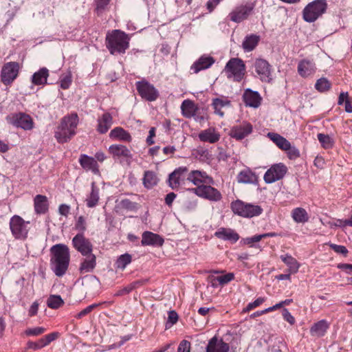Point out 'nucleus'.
<instances>
[{"mask_svg": "<svg viewBox=\"0 0 352 352\" xmlns=\"http://www.w3.org/2000/svg\"><path fill=\"white\" fill-rule=\"evenodd\" d=\"M50 265L52 271L58 276H63L67 272L70 261L69 248L63 243L53 245L50 249Z\"/></svg>", "mask_w": 352, "mask_h": 352, "instance_id": "nucleus-1", "label": "nucleus"}, {"mask_svg": "<svg viewBox=\"0 0 352 352\" xmlns=\"http://www.w3.org/2000/svg\"><path fill=\"white\" fill-rule=\"evenodd\" d=\"M79 122L76 113H72L64 116L54 131V138L60 144L69 142L76 133V129Z\"/></svg>", "mask_w": 352, "mask_h": 352, "instance_id": "nucleus-2", "label": "nucleus"}, {"mask_svg": "<svg viewBox=\"0 0 352 352\" xmlns=\"http://www.w3.org/2000/svg\"><path fill=\"white\" fill-rule=\"evenodd\" d=\"M130 37L120 30H114L107 33L105 44L112 55L123 54L129 47Z\"/></svg>", "mask_w": 352, "mask_h": 352, "instance_id": "nucleus-3", "label": "nucleus"}, {"mask_svg": "<svg viewBox=\"0 0 352 352\" xmlns=\"http://www.w3.org/2000/svg\"><path fill=\"white\" fill-rule=\"evenodd\" d=\"M327 0H314L308 3L302 10V18L308 23L316 21L327 9Z\"/></svg>", "mask_w": 352, "mask_h": 352, "instance_id": "nucleus-4", "label": "nucleus"}, {"mask_svg": "<svg viewBox=\"0 0 352 352\" xmlns=\"http://www.w3.org/2000/svg\"><path fill=\"white\" fill-rule=\"evenodd\" d=\"M230 208L235 214L244 218L257 217L263 212L260 206L245 203L240 199L232 201Z\"/></svg>", "mask_w": 352, "mask_h": 352, "instance_id": "nucleus-5", "label": "nucleus"}, {"mask_svg": "<svg viewBox=\"0 0 352 352\" xmlns=\"http://www.w3.org/2000/svg\"><path fill=\"white\" fill-rule=\"evenodd\" d=\"M228 78H233L234 81H241L245 75V65L244 62L238 58H231L225 67Z\"/></svg>", "mask_w": 352, "mask_h": 352, "instance_id": "nucleus-6", "label": "nucleus"}, {"mask_svg": "<svg viewBox=\"0 0 352 352\" xmlns=\"http://www.w3.org/2000/svg\"><path fill=\"white\" fill-rule=\"evenodd\" d=\"M29 221H25L18 215H14L10 221V228L14 237L16 239H25L28 236Z\"/></svg>", "mask_w": 352, "mask_h": 352, "instance_id": "nucleus-7", "label": "nucleus"}, {"mask_svg": "<svg viewBox=\"0 0 352 352\" xmlns=\"http://www.w3.org/2000/svg\"><path fill=\"white\" fill-rule=\"evenodd\" d=\"M19 63L15 61L6 63L1 71V80L5 85H10L17 78L19 72Z\"/></svg>", "mask_w": 352, "mask_h": 352, "instance_id": "nucleus-8", "label": "nucleus"}, {"mask_svg": "<svg viewBox=\"0 0 352 352\" xmlns=\"http://www.w3.org/2000/svg\"><path fill=\"white\" fill-rule=\"evenodd\" d=\"M188 190L210 201L217 202L222 199L221 192L217 188L210 185L199 186L196 188H190Z\"/></svg>", "mask_w": 352, "mask_h": 352, "instance_id": "nucleus-9", "label": "nucleus"}, {"mask_svg": "<svg viewBox=\"0 0 352 352\" xmlns=\"http://www.w3.org/2000/svg\"><path fill=\"white\" fill-rule=\"evenodd\" d=\"M254 7L255 3L253 2L238 6L232 10L228 16L232 21L237 23H241L248 18L252 13Z\"/></svg>", "mask_w": 352, "mask_h": 352, "instance_id": "nucleus-10", "label": "nucleus"}, {"mask_svg": "<svg viewBox=\"0 0 352 352\" xmlns=\"http://www.w3.org/2000/svg\"><path fill=\"white\" fill-rule=\"evenodd\" d=\"M254 67L255 72L262 82L267 83L272 82V67L266 60L263 58L256 59L254 63Z\"/></svg>", "mask_w": 352, "mask_h": 352, "instance_id": "nucleus-11", "label": "nucleus"}, {"mask_svg": "<svg viewBox=\"0 0 352 352\" xmlns=\"http://www.w3.org/2000/svg\"><path fill=\"white\" fill-rule=\"evenodd\" d=\"M135 86L140 96L147 101H155L159 97L158 91L146 80L138 81Z\"/></svg>", "mask_w": 352, "mask_h": 352, "instance_id": "nucleus-12", "label": "nucleus"}, {"mask_svg": "<svg viewBox=\"0 0 352 352\" xmlns=\"http://www.w3.org/2000/svg\"><path fill=\"white\" fill-rule=\"evenodd\" d=\"M8 123L16 127L24 130H30L33 128V120L32 118L25 113H12L6 117Z\"/></svg>", "mask_w": 352, "mask_h": 352, "instance_id": "nucleus-13", "label": "nucleus"}, {"mask_svg": "<svg viewBox=\"0 0 352 352\" xmlns=\"http://www.w3.org/2000/svg\"><path fill=\"white\" fill-rule=\"evenodd\" d=\"M72 243L74 249L82 256H86L93 252V245L91 241L86 238L82 233H78L72 239Z\"/></svg>", "mask_w": 352, "mask_h": 352, "instance_id": "nucleus-14", "label": "nucleus"}, {"mask_svg": "<svg viewBox=\"0 0 352 352\" xmlns=\"http://www.w3.org/2000/svg\"><path fill=\"white\" fill-rule=\"evenodd\" d=\"M287 171V168L283 164H275L265 172L264 180L267 184H272L283 178Z\"/></svg>", "mask_w": 352, "mask_h": 352, "instance_id": "nucleus-15", "label": "nucleus"}, {"mask_svg": "<svg viewBox=\"0 0 352 352\" xmlns=\"http://www.w3.org/2000/svg\"><path fill=\"white\" fill-rule=\"evenodd\" d=\"M186 166H180L176 168L168 175V186L173 190L177 189L182 182L185 179V174L188 172Z\"/></svg>", "mask_w": 352, "mask_h": 352, "instance_id": "nucleus-16", "label": "nucleus"}, {"mask_svg": "<svg viewBox=\"0 0 352 352\" xmlns=\"http://www.w3.org/2000/svg\"><path fill=\"white\" fill-rule=\"evenodd\" d=\"M214 62L215 60L212 56L204 54L191 65L190 70L197 74L201 70L210 67Z\"/></svg>", "mask_w": 352, "mask_h": 352, "instance_id": "nucleus-17", "label": "nucleus"}, {"mask_svg": "<svg viewBox=\"0 0 352 352\" xmlns=\"http://www.w3.org/2000/svg\"><path fill=\"white\" fill-rule=\"evenodd\" d=\"M252 132V126L248 122H243V124L233 126L230 135L232 138L237 140H241L248 136Z\"/></svg>", "mask_w": 352, "mask_h": 352, "instance_id": "nucleus-18", "label": "nucleus"}, {"mask_svg": "<svg viewBox=\"0 0 352 352\" xmlns=\"http://www.w3.org/2000/svg\"><path fill=\"white\" fill-rule=\"evenodd\" d=\"M316 71L315 63L309 59L301 60L298 65V73L302 78L313 76Z\"/></svg>", "mask_w": 352, "mask_h": 352, "instance_id": "nucleus-19", "label": "nucleus"}, {"mask_svg": "<svg viewBox=\"0 0 352 352\" xmlns=\"http://www.w3.org/2000/svg\"><path fill=\"white\" fill-rule=\"evenodd\" d=\"M229 344L217 336L212 338L207 344L206 352H229Z\"/></svg>", "mask_w": 352, "mask_h": 352, "instance_id": "nucleus-20", "label": "nucleus"}, {"mask_svg": "<svg viewBox=\"0 0 352 352\" xmlns=\"http://www.w3.org/2000/svg\"><path fill=\"white\" fill-rule=\"evenodd\" d=\"M163 238L157 234L145 231L142 236L141 244L143 246H162L164 243Z\"/></svg>", "mask_w": 352, "mask_h": 352, "instance_id": "nucleus-21", "label": "nucleus"}, {"mask_svg": "<svg viewBox=\"0 0 352 352\" xmlns=\"http://www.w3.org/2000/svg\"><path fill=\"white\" fill-rule=\"evenodd\" d=\"M79 163L85 170H90L95 175L99 174L98 164L94 157L82 154L79 158Z\"/></svg>", "mask_w": 352, "mask_h": 352, "instance_id": "nucleus-22", "label": "nucleus"}, {"mask_svg": "<svg viewBox=\"0 0 352 352\" xmlns=\"http://www.w3.org/2000/svg\"><path fill=\"white\" fill-rule=\"evenodd\" d=\"M243 99L246 106L257 108L261 104V97L256 91L247 89L243 95Z\"/></svg>", "mask_w": 352, "mask_h": 352, "instance_id": "nucleus-23", "label": "nucleus"}, {"mask_svg": "<svg viewBox=\"0 0 352 352\" xmlns=\"http://www.w3.org/2000/svg\"><path fill=\"white\" fill-rule=\"evenodd\" d=\"M236 180L240 184H256L258 177L250 168H247L239 173Z\"/></svg>", "mask_w": 352, "mask_h": 352, "instance_id": "nucleus-24", "label": "nucleus"}, {"mask_svg": "<svg viewBox=\"0 0 352 352\" xmlns=\"http://www.w3.org/2000/svg\"><path fill=\"white\" fill-rule=\"evenodd\" d=\"M81 261L79 271L80 274L91 272L96 266V256L91 252L84 256Z\"/></svg>", "mask_w": 352, "mask_h": 352, "instance_id": "nucleus-25", "label": "nucleus"}, {"mask_svg": "<svg viewBox=\"0 0 352 352\" xmlns=\"http://www.w3.org/2000/svg\"><path fill=\"white\" fill-rule=\"evenodd\" d=\"M109 151L114 158H132V154L130 150L126 146L122 144H112L109 146Z\"/></svg>", "mask_w": 352, "mask_h": 352, "instance_id": "nucleus-26", "label": "nucleus"}, {"mask_svg": "<svg viewBox=\"0 0 352 352\" xmlns=\"http://www.w3.org/2000/svg\"><path fill=\"white\" fill-rule=\"evenodd\" d=\"M215 236L220 239L229 241L232 243H236L239 239V235L230 228H221L215 232Z\"/></svg>", "mask_w": 352, "mask_h": 352, "instance_id": "nucleus-27", "label": "nucleus"}, {"mask_svg": "<svg viewBox=\"0 0 352 352\" xmlns=\"http://www.w3.org/2000/svg\"><path fill=\"white\" fill-rule=\"evenodd\" d=\"M187 179L192 182L195 186H201V183L210 182L212 181V178L208 177L206 172L199 170L191 171Z\"/></svg>", "mask_w": 352, "mask_h": 352, "instance_id": "nucleus-28", "label": "nucleus"}, {"mask_svg": "<svg viewBox=\"0 0 352 352\" xmlns=\"http://www.w3.org/2000/svg\"><path fill=\"white\" fill-rule=\"evenodd\" d=\"M182 115L187 118L195 117L199 109L195 102L190 100H185L181 104Z\"/></svg>", "mask_w": 352, "mask_h": 352, "instance_id": "nucleus-29", "label": "nucleus"}, {"mask_svg": "<svg viewBox=\"0 0 352 352\" xmlns=\"http://www.w3.org/2000/svg\"><path fill=\"white\" fill-rule=\"evenodd\" d=\"M113 124V118L109 113H104L98 120L97 131L104 134L108 131Z\"/></svg>", "mask_w": 352, "mask_h": 352, "instance_id": "nucleus-30", "label": "nucleus"}, {"mask_svg": "<svg viewBox=\"0 0 352 352\" xmlns=\"http://www.w3.org/2000/svg\"><path fill=\"white\" fill-rule=\"evenodd\" d=\"M109 138L112 140L130 142L132 140L130 133L120 126L112 129L109 133Z\"/></svg>", "mask_w": 352, "mask_h": 352, "instance_id": "nucleus-31", "label": "nucleus"}, {"mask_svg": "<svg viewBox=\"0 0 352 352\" xmlns=\"http://www.w3.org/2000/svg\"><path fill=\"white\" fill-rule=\"evenodd\" d=\"M49 76V70L46 67H42L34 73L31 78V82L34 85H45L47 84Z\"/></svg>", "mask_w": 352, "mask_h": 352, "instance_id": "nucleus-32", "label": "nucleus"}, {"mask_svg": "<svg viewBox=\"0 0 352 352\" xmlns=\"http://www.w3.org/2000/svg\"><path fill=\"white\" fill-rule=\"evenodd\" d=\"M199 138L201 142L213 144L219 140L220 135L215 132L214 129L210 128L199 133Z\"/></svg>", "mask_w": 352, "mask_h": 352, "instance_id": "nucleus-33", "label": "nucleus"}, {"mask_svg": "<svg viewBox=\"0 0 352 352\" xmlns=\"http://www.w3.org/2000/svg\"><path fill=\"white\" fill-rule=\"evenodd\" d=\"M329 328V324L325 320H321L314 323L310 329V333L312 336H323Z\"/></svg>", "mask_w": 352, "mask_h": 352, "instance_id": "nucleus-34", "label": "nucleus"}, {"mask_svg": "<svg viewBox=\"0 0 352 352\" xmlns=\"http://www.w3.org/2000/svg\"><path fill=\"white\" fill-rule=\"evenodd\" d=\"M260 36L256 34H250L245 37L242 47L245 52H252L258 45Z\"/></svg>", "mask_w": 352, "mask_h": 352, "instance_id": "nucleus-35", "label": "nucleus"}, {"mask_svg": "<svg viewBox=\"0 0 352 352\" xmlns=\"http://www.w3.org/2000/svg\"><path fill=\"white\" fill-rule=\"evenodd\" d=\"M267 137L280 149L285 150L289 148V142L281 136L280 135L276 133H268Z\"/></svg>", "mask_w": 352, "mask_h": 352, "instance_id": "nucleus-36", "label": "nucleus"}, {"mask_svg": "<svg viewBox=\"0 0 352 352\" xmlns=\"http://www.w3.org/2000/svg\"><path fill=\"white\" fill-rule=\"evenodd\" d=\"M34 209L37 214H44L47 211L48 204L45 196L38 195L34 197Z\"/></svg>", "mask_w": 352, "mask_h": 352, "instance_id": "nucleus-37", "label": "nucleus"}, {"mask_svg": "<svg viewBox=\"0 0 352 352\" xmlns=\"http://www.w3.org/2000/svg\"><path fill=\"white\" fill-rule=\"evenodd\" d=\"M292 217L296 223H306L309 217L307 211L302 208H296L292 212Z\"/></svg>", "mask_w": 352, "mask_h": 352, "instance_id": "nucleus-38", "label": "nucleus"}, {"mask_svg": "<svg viewBox=\"0 0 352 352\" xmlns=\"http://www.w3.org/2000/svg\"><path fill=\"white\" fill-rule=\"evenodd\" d=\"M158 183V178L155 172L147 170L144 172L143 184L146 188H151Z\"/></svg>", "mask_w": 352, "mask_h": 352, "instance_id": "nucleus-39", "label": "nucleus"}, {"mask_svg": "<svg viewBox=\"0 0 352 352\" xmlns=\"http://www.w3.org/2000/svg\"><path fill=\"white\" fill-rule=\"evenodd\" d=\"M280 258L281 261L289 267L291 273L298 272L300 265L295 258L289 254L281 255Z\"/></svg>", "mask_w": 352, "mask_h": 352, "instance_id": "nucleus-40", "label": "nucleus"}, {"mask_svg": "<svg viewBox=\"0 0 352 352\" xmlns=\"http://www.w3.org/2000/svg\"><path fill=\"white\" fill-rule=\"evenodd\" d=\"M99 200V189L95 186L94 183L91 184V192L89 196L87 198V206L89 208L95 207Z\"/></svg>", "mask_w": 352, "mask_h": 352, "instance_id": "nucleus-41", "label": "nucleus"}, {"mask_svg": "<svg viewBox=\"0 0 352 352\" xmlns=\"http://www.w3.org/2000/svg\"><path fill=\"white\" fill-rule=\"evenodd\" d=\"M212 105L214 109V113L216 114H218L221 117H223L224 116V113L221 111V109L223 107L230 106V101L228 99H221L217 98L213 99Z\"/></svg>", "mask_w": 352, "mask_h": 352, "instance_id": "nucleus-42", "label": "nucleus"}, {"mask_svg": "<svg viewBox=\"0 0 352 352\" xmlns=\"http://www.w3.org/2000/svg\"><path fill=\"white\" fill-rule=\"evenodd\" d=\"M63 304L64 301L59 295H50L47 300V305L51 309H58Z\"/></svg>", "mask_w": 352, "mask_h": 352, "instance_id": "nucleus-43", "label": "nucleus"}, {"mask_svg": "<svg viewBox=\"0 0 352 352\" xmlns=\"http://www.w3.org/2000/svg\"><path fill=\"white\" fill-rule=\"evenodd\" d=\"M318 140L325 149L331 148L334 145L333 140L327 134L318 133Z\"/></svg>", "mask_w": 352, "mask_h": 352, "instance_id": "nucleus-44", "label": "nucleus"}, {"mask_svg": "<svg viewBox=\"0 0 352 352\" xmlns=\"http://www.w3.org/2000/svg\"><path fill=\"white\" fill-rule=\"evenodd\" d=\"M131 255L125 253L120 256L116 262V267L118 269L124 270L131 262Z\"/></svg>", "mask_w": 352, "mask_h": 352, "instance_id": "nucleus-45", "label": "nucleus"}, {"mask_svg": "<svg viewBox=\"0 0 352 352\" xmlns=\"http://www.w3.org/2000/svg\"><path fill=\"white\" fill-rule=\"evenodd\" d=\"M331 87V83L326 78H319L315 84V88L319 92L327 91L330 89Z\"/></svg>", "mask_w": 352, "mask_h": 352, "instance_id": "nucleus-46", "label": "nucleus"}, {"mask_svg": "<svg viewBox=\"0 0 352 352\" xmlns=\"http://www.w3.org/2000/svg\"><path fill=\"white\" fill-rule=\"evenodd\" d=\"M234 278L233 273H228L223 276H219L214 278V280H217L221 285H225L232 281Z\"/></svg>", "mask_w": 352, "mask_h": 352, "instance_id": "nucleus-47", "label": "nucleus"}, {"mask_svg": "<svg viewBox=\"0 0 352 352\" xmlns=\"http://www.w3.org/2000/svg\"><path fill=\"white\" fill-rule=\"evenodd\" d=\"M72 74L68 72L66 75L62 76L60 78V87L63 89H67L72 84Z\"/></svg>", "mask_w": 352, "mask_h": 352, "instance_id": "nucleus-48", "label": "nucleus"}, {"mask_svg": "<svg viewBox=\"0 0 352 352\" xmlns=\"http://www.w3.org/2000/svg\"><path fill=\"white\" fill-rule=\"evenodd\" d=\"M46 329L43 327H36L34 328H30L25 331V333L28 336H37L45 332Z\"/></svg>", "mask_w": 352, "mask_h": 352, "instance_id": "nucleus-49", "label": "nucleus"}, {"mask_svg": "<svg viewBox=\"0 0 352 352\" xmlns=\"http://www.w3.org/2000/svg\"><path fill=\"white\" fill-rule=\"evenodd\" d=\"M75 229L78 231H79V233H82L86 231L87 230V223L85 221V219L82 216H80L75 224Z\"/></svg>", "mask_w": 352, "mask_h": 352, "instance_id": "nucleus-50", "label": "nucleus"}, {"mask_svg": "<svg viewBox=\"0 0 352 352\" xmlns=\"http://www.w3.org/2000/svg\"><path fill=\"white\" fill-rule=\"evenodd\" d=\"M99 305L98 304H96V303H94V304H92V305H89L88 307H87L86 308H85L84 309H82L81 311H80L79 313H78L76 315H75V318L76 319H81L83 317H85V316H87V314H89V313H91L95 308H96Z\"/></svg>", "mask_w": 352, "mask_h": 352, "instance_id": "nucleus-51", "label": "nucleus"}, {"mask_svg": "<svg viewBox=\"0 0 352 352\" xmlns=\"http://www.w3.org/2000/svg\"><path fill=\"white\" fill-rule=\"evenodd\" d=\"M111 0H95L96 10L98 14L103 12Z\"/></svg>", "mask_w": 352, "mask_h": 352, "instance_id": "nucleus-52", "label": "nucleus"}, {"mask_svg": "<svg viewBox=\"0 0 352 352\" xmlns=\"http://www.w3.org/2000/svg\"><path fill=\"white\" fill-rule=\"evenodd\" d=\"M265 301V298L260 297L256 298L254 302H250L247 307L243 309L244 312H248L250 310L258 307Z\"/></svg>", "mask_w": 352, "mask_h": 352, "instance_id": "nucleus-53", "label": "nucleus"}, {"mask_svg": "<svg viewBox=\"0 0 352 352\" xmlns=\"http://www.w3.org/2000/svg\"><path fill=\"white\" fill-rule=\"evenodd\" d=\"M282 315L283 319L288 322L291 325H293L296 322V320L294 317L291 314L289 310L286 308H284L282 311Z\"/></svg>", "mask_w": 352, "mask_h": 352, "instance_id": "nucleus-54", "label": "nucleus"}, {"mask_svg": "<svg viewBox=\"0 0 352 352\" xmlns=\"http://www.w3.org/2000/svg\"><path fill=\"white\" fill-rule=\"evenodd\" d=\"M287 151V155L290 159H296L300 156V152L295 146H292L289 143V148L285 149Z\"/></svg>", "mask_w": 352, "mask_h": 352, "instance_id": "nucleus-55", "label": "nucleus"}, {"mask_svg": "<svg viewBox=\"0 0 352 352\" xmlns=\"http://www.w3.org/2000/svg\"><path fill=\"white\" fill-rule=\"evenodd\" d=\"M190 342L188 340H183L179 344L177 352H190Z\"/></svg>", "mask_w": 352, "mask_h": 352, "instance_id": "nucleus-56", "label": "nucleus"}, {"mask_svg": "<svg viewBox=\"0 0 352 352\" xmlns=\"http://www.w3.org/2000/svg\"><path fill=\"white\" fill-rule=\"evenodd\" d=\"M330 248L334 250L336 252L342 254L343 255H346L348 253V250L344 245H340L336 244H330Z\"/></svg>", "mask_w": 352, "mask_h": 352, "instance_id": "nucleus-57", "label": "nucleus"}, {"mask_svg": "<svg viewBox=\"0 0 352 352\" xmlns=\"http://www.w3.org/2000/svg\"><path fill=\"white\" fill-rule=\"evenodd\" d=\"M178 320V314L175 311H168L167 323H170L171 325L175 324Z\"/></svg>", "mask_w": 352, "mask_h": 352, "instance_id": "nucleus-58", "label": "nucleus"}, {"mask_svg": "<svg viewBox=\"0 0 352 352\" xmlns=\"http://www.w3.org/2000/svg\"><path fill=\"white\" fill-rule=\"evenodd\" d=\"M70 211V206L69 205L63 204H60L58 207V212L60 214L67 217Z\"/></svg>", "mask_w": 352, "mask_h": 352, "instance_id": "nucleus-59", "label": "nucleus"}, {"mask_svg": "<svg viewBox=\"0 0 352 352\" xmlns=\"http://www.w3.org/2000/svg\"><path fill=\"white\" fill-rule=\"evenodd\" d=\"M121 206L123 208L127 209V210H133L135 208V203L132 202L128 199H125L121 201Z\"/></svg>", "mask_w": 352, "mask_h": 352, "instance_id": "nucleus-60", "label": "nucleus"}, {"mask_svg": "<svg viewBox=\"0 0 352 352\" xmlns=\"http://www.w3.org/2000/svg\"><path fill=\"white\" fill-rule=\"evenodd\" d=\"M132 291H133V289H132L131 287L130 286V285H128L127 286L123 287L122 289L117 291L115 293L114 296H124V295L129 294Z\"/></svg>", "mask_w": 352, "mask_h": 352, "instance_id": "nucleus-61", "label": "nucleus"}, {"mask_svg": "<svg viewBox=\"0 0 352 352\" xmlns=\"http://www.w3.org/2000/svg\"><path fill=\"white\" fill-rule=\"evenodd\" d=\"M177 195L173 192H169L165 197V203L167 206H171L173 201L176 198Z\"/></svg>", "mask_w": 352, "mask_h": 352, "instance_id": "nucleus-62", "label": "nucleus"}, {"mask_svg": "<svg viewBox=\"0 0 352 352\" xmlns=\"http://www.w3.org/2000/svg\"><path fill=\"white\" fill-rule=\"evenodd\" d=\"M337 267L338 269L344 270L347 274H352V264L339 263Z\"/></svg>", "mask_w": 352, "mask_h": 352, "instance_id": "nucleus-63", "label": "nucleus"}, {"mask_svg": "<svg viewBox=\"0 0 352 352\" xmlns=\"http://www.w3.org/2000/svg\"><path fill=\"white\" fill-rule=\"evenodd\" d=\"M38 309V303L37 301L34 302L30 307L28 314L30 316H34L36 315Z\"/></svg>", "mask_w": 352, "mask_h": 352, "instance_id": "nucleus-64", "label": "nucleus"}]
</instances>
